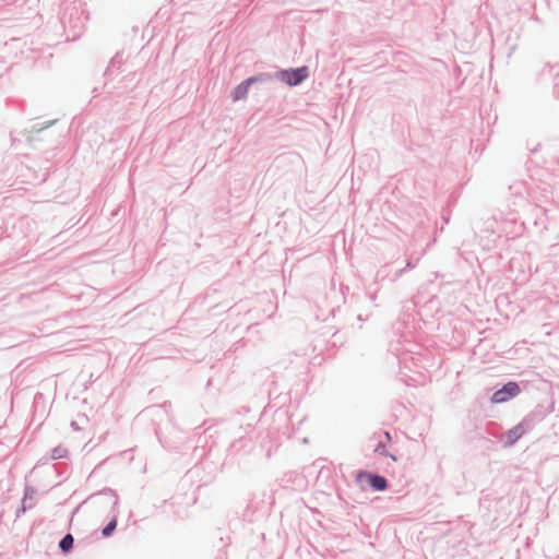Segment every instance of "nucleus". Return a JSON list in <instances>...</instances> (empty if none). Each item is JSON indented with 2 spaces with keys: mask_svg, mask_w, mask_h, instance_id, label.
<instances>
[{
  "mask_svg": "<svg viewBox=\"0 0 559 559\" xmlns=\"http://www.w3.org/2000/svg\"><path fill=\"white\" fill-rule=\"evenodd\" d=\"M63 551H69L73 546V537L71 534H67L59 544Z\"/></svg>",
  "mask_w": 559,
  "mask_h": 559,
  "instance_id": "423d86ee",
  "label": "nucleus"
},
{
  "mask_svg": "<svg viewBox=\"0 0 559 559\" xmlns=\"http://www.w3.org/2000/svg\"><path fill=\"white\" fill-rule=\"evenodd\" d=\"M116 526H117V519L115 518L103 530V532H102L103 536H105V537L110 536L111 533L115 531Z\"/></svg>",
  "mask_w": 559,
  "mask_h": 559,
  "instance_id": "0eeeda50",
  "label": "nucleus"
},
{
  "mask_svg": "<svg viewBox=\"0 0 559 559\" xmlns=\"http://www.w3.org/2000/svg\"><path fill=\"white\" fill-rule=\"evenodd\" d=\"M520 388L515 382H508L502 389L496 391L491 396L495 404L504 403L520 393Z\"/></svg>",
  "mask_w": 559,
  "mask_h": 559,
  "instance_id": "f03ea898",
  "label": "nucleus"
},
{
  "mask_svg": "<svg viewBox=\"0 0 559 559\" xmlns=\"http://www.w3.org/2000/svg\"><path fill=\"white\" fill-rule=\"evenodd\" d=\"M381 453H382V454H384V453H385V448H384V447H382Z\"/></svg>",
  "mask_w": 559,
  "mask_h": 559,
  "instance_id": "1a4fd4ad",
  "label": "nucleus"
},
{
  "mask_svg": "<svg viewBox=\"0 0 559 559\" xmlns=\"http://www.w3.org/2000/svg\"><path fill=\"white\" fill-rule=\"evenodd\" d=\"M364 478H366L370 486L376 490H384L388 486L386 479L379 475H373L366 472H361L357 475V480H362Z\"/></svg>",
  "mask_w": 559,
  "mask_h": 559,
  "instance_id": "7ed1b4c3",
  "label": "nucleus"
},
{
  "mask_svg": "<svg viewBox=\"0 0 559 559\" xmlns=\"http://www.w3.org/2000/svg\"><path fill=\"white\" fill-rule=\"evenodd\" d=\"M307 76L308 69L306 67L293 70H285L278 73V78L290 86L300 84Z\"/></svg>",
  "mask_w": 559,
  "mask_h": 559,
  "instance_id": "f257e3e1",
  "label": "nucleus"
},
{
  "mask_svg": "<svg viewBox=\"0 0 559 559\" xmlns=\"http://www.w3.org/2000/svg\"><path fill=\"white\" fill-rule=\"evenodd\" d=\"M385 437H386V439H388V440H390V435H389V432H385Z\"/></svg>",
  "mask_w": 559,
  "mask_h": 559,
  "instance_id": "6e6552de",
  "label": "nucleus"
},
{
  "mask_svg": "<svg viewBox=\"0 0 559 559\" xmlns=\"http://www.w3.org/2000/svg\"><path fill=\"white\" fill-rule=\"evenodd\" d=\"M525 432L523 425H518L512 429L508 430L503 438L506 445L514 444Z\"/></svg>",
  "mask_w": 559,
  "mask_h": 559,
  "instance_id": "20e7f679",
  "label": "nucleus"
},
{
  "mask_svg": "<svg viewBox=\"0 0 559 559\" xmlns=\"http://www.w3.org/2000/svg\"><path fill=\"white\" fill-rule=\"evenodd\" d=\"M254 78H249L248 80L240 83L233 92V99L237 102L246 98L249 92V87L251 83L254 82Z\"/></svg>",
  "mask_w": 559,
  "mask_h": 559,
  "instance_id": "39448f33",
  "label": "nucleus"
}]
</instances>
